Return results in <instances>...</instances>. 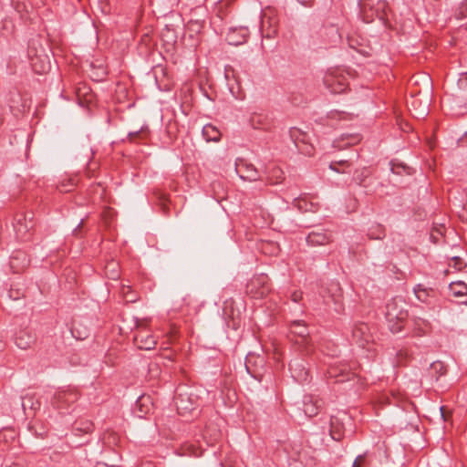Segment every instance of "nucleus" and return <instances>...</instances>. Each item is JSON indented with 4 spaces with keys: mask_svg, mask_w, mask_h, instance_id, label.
<instances>
[{
    "mask_svg": "<svg viewBox=\"0 0 467 467\" xmlns=\"http://www.w3.org/2000/svg\"><path fill=\"white\" fill-rule=\"evenodd\" d=\"M405 302L400 298H396L387 305L386 318L389 322V327L393 333L401 330V323L407 317L405 311Z\"/></svg>",
    "mask_w": 467,
    "mask_h": 467,
    "instance_id": "obj_1",
    "label": "nucleus"
},
{
    "mask_svg": "<svg viewBox=\"0 0 467 467\" xmlns=\"http://www.w3.org/2000/svg\"><path fill=\"white\" fill-rule=\"evenodd\" d=\"M29 57L31 60V66L35 72L38 74H44L49 71L50 60L47 54H45L44 50L40 51L30 47L29 49Z\"/></svg>",
    "mask_w": 467,
    "mask_h": 467,
    "instance_id": "obj_2",
    "label": "nucleus"
},
{
    "mask_svg": "<svg viewBox=\"0 0 467 467\" xmlns=\"http://www.w3.org/2000/svg\"><path fill=\"white\" fill-rule=\"evenodd\" d=\"M35 340V335L27 329H19L15 337L16 345L21 349L31 348Z\"/></svg>",
    "mask_w": 467,
    "mask_h": 467,
    "instance_id": "obj_3",
    "label": "nucleus"
},
{
    "mask_svg": "<svg viewBox=\"0 0 467 467\" xmlns=\"http://www.w3.org/2000/svg\"><path fill=\"white\" fill-rule=\"evenodd\" d=\"M235 171L244 181L254 182L258 179L257 171L252 164H236Z\"/></svg>",
    "mask_w": 467,
    "mask_h": 467,
    "instance_id": "obj_4",
    "label": "nucleus"
},
{
    "mask_svg": "<svg viewBox=\"0 0 467 467\" xmlns=\"http://www.w3.org/2000/svg\"><path fill=\"white\" fill-rule=\"evenodd\" d=\"M237 29L232 28L227 35V40L230 45L238 46L244 43L248 36V29L247 27L241 26L238 29V34H236Z\"/></svg>",
    "mask_w": 467,
    "mask_h": 467,
    "instance_id": "obj_5",
    "label": "nucleus"
},
{
    "mask_svg": "<svg viewBox=\"0 0 467 467\" xmlns=\"http://www.w3.org/2000/svg\"><path fill=\"white\" fill-rule=\"evenodd\" d=\"M153 403L151 398L147 395H143L140 397L136 403V410L137 414L140 418L144 417V415L150 413L152 410Z\"/></svg>",
    "mask_w": 467,
    "mask_h": 467,
    "instance_id": "obj_6",
    "label": "nucleus"
},
{
    "mask_svg": "<svg viewBox=\"0 0 467 467\" xmlns=\"http://www.w3.org/2000/svg\"><path fill=\"white\" fill-rule=\"evenodd\" d=\"M28 263L27 256L23 252H16L10 260V266L14 271L18 272Z\"/></svg>",
    "mask_w": 467,
    "mask_h": 467,
    "instance_id": "obj_7",
    "label": "nucleus"
},
{
    "mask_svg": "<svg viewBox=\"0 0 467 467\" xmlns=\"http://www.w3.org/2000/svg\"><path fill=\"white\" fill-rule=\"evenodd\" d=\"M135 343L140 349L150 350L156 345V340L150 335L140 334L135 337Z\"/></svg>",
    "mask_w": 467,
    "mask_h": 467,
    "instance_id": "obj_8",
    "label": "nucleus"
},
{
    "mask_svg": "<svg viewBox=\"0 0 467 467\" xmlns=\"http://www.w3.org/2000/svg\"><path fill=\"white\" fill-rule=\"evenodd\" d=\"M33 227V223L31 220H27L26 218L18 219L16 223L15 224V230L19 237H23L31 228Z\"/></svg>",
    "mask_w": 467,
    "mask_h": 467,
    "instance_id": "obj_9",
    "label": "nucleus"
},
{
    "mask_svg": "<svg viewBox=\"0 0 467 467\" xmlns=\"http://www.w3.org/2000/svg\"><path fill=\"white\" fill-rule=\"evenodd\" d=\"M449 288L451 293L455 296L467 295V285L462 281L451 283Z\"/></svg>",
    "mask_w": 467,
    "mask_h": 467,
    "instance_id": "obj_10",
    "label": "nucleus"
},
{
    "mask_svg": "<svg viewBox=\"0 0 467 467\" xmlns=\"http://www.w3.org/2000/svg\"><path fill=\"white\" fill-rule=\"evenodd\" d=\"M161 39L167 45L168 49L172 48L176 42V37L173 32L169 28H166L161 32Z\"/></svg>",
    "mask_w": 467,
    "mask_h": 467,
    "instance_id": "obj_11",
    "label": "nucleus"
},
{
    "mask_svg": "<svg viewBox=\"0 0 467 467\" xmlns=\"http://www.w3.org/2000/svg\"><path fill=\"white\" fill-rule=\"evenodd\" d=\"M221 139V132L212 125H206V142L214 141L217 142Z\"/></svg>",
    "mask_w": 467,
    "mask_h": 467,
    "instance_id": "obj_12",
    "label": "nucleus"
},
{
    "mask_svg": "<svg viewBox=\"0 0 467 467\" xmlns=\"http://www.w3.org/2000/svg\"><path fill=\"white\" fill-rule=\"evenodd\" d=\"M22 407L24 410H31L33 411H36V410H39L40 402L39 400H35L32 397H28L23 401Z\"/></svg>",
    "mask_w": 467,
    "mask_h": 467,
    "instance_id": "obj_13",
    "label": "nucleus"
},
{
    "mask_svg": "<svg viewBox=\"0 0 467 467\" xmlns=\"http://www.w3.org/2000/svg\"><path fill=\"white\" fill-rule=\"evenodd\" d=\"M326 84L331 88V91L334 93H341L345 90V86L341 83L334 85V78L331 77H327L326 78Z\"/></svg>",
    "mask_w": 467,
    "mask_h": 467,
    "instance_id": "obj_14",
    "label": "nucleus"
},
{
    "mask_svg": "<svg viewBox=\"0 0 467 467\" xmlns=\"http://www.w3.org/2000/svg\"><path fill=\"white\" fill-rule=\"evenodd\" d=\"M292 332L300 337H305L307 334L306 327L298 321L292 324Z\"/></svg>",
    "mask_w": 467,
    "mask_h": 467,
    "instance_id": "obj_15",
    "label": "nucleus"
},
{
    "mask_svg": "<svg viewBox=\"0 0 467 467\" xmlns=\"http://www.w3.org/2000/svg\"><path fill=\"white\" fill-rule=\"evenodd\" d=\"M107 274L109 275L112 279H117L119 277V272H118V264L115 262H111L106 266Z\"/></svg>",
    "mask_w": 467,
    "mask_h": 467,
    "instance_id": "obj_16",
    "label": "nucleus"
},
{
    "mask_svg": "<svg viewBox=\"0 0 467 467\" xmlns=\"http://www.w3.org/2000/svg\"><path fill=\"white\" fill-rule=\"evenodd\" d=\"M67 396H71V394H68L66 391L57 392L54 397V403L59 405L60 403L70 401Z\"/></svg>",
    "mask_w": 467,
    "mask_h": 467,
    "instance_id": "obj_17",
    "label": "nucleus"
},
{
    "mask_svg": "<svg viewBox=\"0 0 467 467\" xmlns=\"http://www.w3.org/2000/svg\"><path fill=\"white\" fill-rule=\"evenodd\" d=\"M431 368L437 372H439L441 375L444 374L446 372V368L441 361H435L431 364Z\"/></svg>",
    "mask_w": 467,
    "mask_h": 467,
    "instance_id": "obj_18",
    "label": "nucleus"
},
{
    "mask_svg": "<svg viewBox=\"0 0 467 467\" xmlns=\"http://www.w3.org/2000/svg\"><path fill=\"white\" fill-rule=\"evenodd\" d=\"M367 465L365 455H358L353 462L352 467H364Z\"/></svg>",
    "mask_w": 467,
    "mask_h": 467,
    "instance_id": "obj_19",
    "label": "nucleus"
},
{
    "mask_svg": "<svg viewBox=\"0 0 467 467\" xmlns=\"http://www.w3.org/2000/svg\"><path fill=\"white\" fill-rule=\"evenodd\" d=\"M201 26L197 22H190L188 25V31L191 34V36L193 33H199Z\"/></svg>",
    "mask_w": 467,
    "mask_h": 467,
    "instance_id": "obj_20",
    "label": "nucleus"
},
{
    "mask_svg": "<svg viewBox=\"0 0 467 467\" xmlns=\"http://www.w3.org/2000/svg\"><path fill=\"white\" fill-rule=\"evenodd\" d=\"M91 424L88 422H86L83 427L81 426H76V430L83 431V432H89L91 431Z\"/></svg>",
    "mask_w": 467,
    "mask_h": 467,
    "instance_id": "obj_21",
    "label": "nucleus"
},
{
    "mask_svg": "<svg viewBox=\"0 0 467 467\" xmlns=\"http://www.w3.org/2000/svg\"><path fill=\"white\" fill-rule=\"evenodd\" d=\"M305 412L308 416H313L317 414V409L313 406H308L306 404Z\"/></svg>",
    "mask_w": 467,
    "mask_h": 467,
    "instance_id": "obj_22",
    "label": "nucleus"
},
{
    "mask_svg": "<svg viewBox=\"0 0 467 467\" xmlns=\"http://www.w3.org/2000/svg\"><path fill=\"white\" fill-rule=\"evenodd\" d=\"M109 1V0H99L101 11L103 13H108L109 11L108 8Z\"/></svg>",
    "mask_w": 467,
    "mask_h": 467,
    "instance_id": "obj_23",
    "label": "nucleus"
},
{
    "mask_svg": "<svg viewBox=\"0 0 467 467\" xmlns=\"http://www.w3.org/2000/svg\"><path fill=\"white\" fill-rule=\"evenodd\" d=\"M129 289L130 288L127 287V292H125V288H123L124 297H125L126 301H128V302H134L135 301V297L132 296V295H130Z\"/></svg>",
    "mask_w": 467,
    "mask_h": 467,
    "instance_id": "obj_24",
    "label": "nucleus"
},
{
    "mask_svg": "<svg viewBox=\"0 0 467 467\" xmlns=\"http://www.w3.org/2000/svg\"><path fill=\"white\" fill-rule=\"evenodd\" d=\"M331 437L333 440L339 441L341 435L339 433L335 432L334 431H331Z\"/></svg>",
    "mask_w": 467,
    "mask_h": 467,
    "instance_id": "obj_25",
    "label": "nucleus"
},
{
    "mask_svg": "<svg viewBox=\"0 0 467 467\" xmlns=\"http://www.w3.org/2000/svg\"><path fill=\"white\" fill-rule=\"evenodd\" d=\"M358 141V138L351 137V141H349L348 144H356Z\"/></svg>",
    "mask_w": 467,
    "mask_h": 467,
    "instance_id": "obj_26",
    "label": "nucleus"
},
{
    "mask_svg": "<svg viewBox=\"0 0 467 467\" xmlns=\"http://www.w3.org/2000/svg\"><path fill=\"white\" fill-rule=\"evenodd\" d=\"M300 297H301V296H300V295L295 294V295L293 296V300L296 302V301H298V300L300 299Z\"/></svg>",
    "mask_w": 467,
    "mask_h": 467,
    "instance_id": "obj_27",
    "label": "nucleus"
},
{
    "mask_svg": "<svg viewBox=\"0 0 467 467\" xmlns=\"http://www.w3.org/2000/svg\"><path fill=\"white\" fill-rule=\"evenodd\" d=\"M420 291H416V296L419 299H421Z\"/></svg>",
    "mask_w": 467,
    "mask_h": 467,
    "instance_id": "obj_28",
    "label": "nucleus"
},
{
    "mask_svg": "<svg viewBox=\"0 0 467 467\" xmlns=\"http://www.w3.org/2000/svg\"><path fill=\"white\" fill-rule=\"evenodd\" d=\"M194 454L196 456H201L202 455V451L199 450L198 451H195Z\"/></svg>",
    "mask_w": 467,
    "mask_h": 467,
    "instance_id": "obj_29",
    "label": "nucleus"
},
{
    "mask_svg": "<svg viewBox=\"0 0 467 467\" xmlns=\"http://www.w3.org/2000/svg\"><path fill=\"white\" fill-rule=\"evenodd\" d=\"M82 95H83V96H85V95H87V93H81V92H80V89H79V90H78V97H80V96H82Z\"/></svg>",
    "mask_w": 467,
    "mask_h": 467,
    "instance_id": "obj_30",
    "label": "nucleus"
},
{
    "mask_svg": "<svg viewBox=\"0 0 467 467\" xmlns=\"http://www.w3.org/2000/svg\"><path fill=\"white\" fill-rule=\"evenodd\" d=\"M109 212H106L105 214H104V217L107 218L108 214L109 215Z\"/></svg>",
    "mask_w": 467,
    "mask_h": 467,
    "instance_id": "obj_31",
    "label": "nucleus"
},
{
    "mask_svg": "<svg viewBox=\"0 0 467 467\" xmlns=\"http://www.w3.org/2000/svg\"><path fill=\"white\" fill-rule=\"evenodd\" d=\"M330 169L333 170V171H337V170H336L332 164L330 165Z\"/></svg>",
    "mask_w": 467,
    "mask_h": 467,
    "instance_id": "obj_32",
    "label": "nucleus"
},
{
    "mask_svg": "<svg viewBox=\"0 0 467 467\" xmlns=\"http://www.w3.org/2000/svg\"><path fill=\"white\" fill-rule=\"evenodd\" d=\"M301 3L306 4L308 0H299Z\"/></svg>",
    "mask_w": 467,
    "mask_h": 467,
    "instance_id": "obj_33",
    "label": "nucleus"
},
{
    "mask_svg": "<svg viewBox=\"0 0 467 467\" xmlns=\"http://www.w3.org/2000/svg\"><path fill=\"white\" fill-rule=\"evenodd\" d=\"M175 405H176V407H177V410H180V407H179L178 402H175Z\"/></svg>",
    "mask_w": 467,
    "mask_h": 467,
    "instance_id": "obj_34",
    "label": "nucleus"
},
{
    "mask_svg": "<svg viewBox=\"0 0 467 467\" xmlns=\"http://www.w3.org/2000/svg\"><path fill=\"white\" fill-rule=\"evenodd\" d=\"M175 405H176V407H177V410H180V407H179L178 402H175Z\"/></svg>",
    "mask_w": 467,
    "mask_h": 467,
    "instance_id": "obj_35",
    "label": "nucleus"
},
{
    "mask_svg": "<svg viewBox=\"0 0 467 467\" xmlns=\"http://www.w3.org/2000/svg\"><path fill=\"white\" fill-rule=\"evenodd\" d=\"M175 405H176V407H177V410H180V407H179L178 402H175Z\"/></svg>",
    "mask_w": 467,
    "mask_h": 467,
    "instance_id": "obj_36",
    "label": "nucleus"
},
{
    "mask_svg": "<svg viewBox=\"0 0 467 467\" xmlns=\"http://www.w3.org/2000/svg\"><path fill=\"white\" fill-rule=\"evenodd\" d=\"M340 164L346 163L345 161H339Z\"/></svg>",
    "mask_w": 467,
    "mask_h": 467,
    "instance_id": "obj_37",
    "label": "nucleus"
}]
</instances>
